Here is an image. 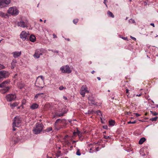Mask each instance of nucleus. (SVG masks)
Masks as SVG:
<instances>
[{
  "label": "nucleus",
  "mask_w": 158,
  "mask_h": 158,
  "mask_svg": "<svg viewBox=\"0 0 158 158\" xmlns=\"http://www.w3.org/2000/svg\"><path fill=\"white\" fill-rule=\"evenodd\" d=\"M0 16L2 18H6L8 17V15L7 14H5L3 12L0 11Z\"/></svg>",
  "instance_id": "20"
},
{
  "label": "nucleus",
  "mask_w": 158,
  "mask_h": 158,
  "mask_svg": "<svg viewBox=\"0 0 158 158\" xmlns=\"http://www.w3.org/2000/svg\"><path fill=\"white\" fill-rule=\"evenodd\" d=\"M129 93V90L128 89H127L126 90V93L127 94Z\"/></svg>",
  "instance_id": "45"
},
{
  "label": "nucleus",
  "mask_w": 158,
  "mask_h": 158,
  "mask_svg": "<svg viewBox=\"0 0 158 158\" xmlns=\"http://www.w3.org/2000/svg\"><path fill=\"white\" fill-rule=\"evenodd\" d=\"M97 79H98V80L99 81H100V80H101V78H100V77H97Z\"/></svg>",
  "instance_id": "50"
},
{
  "label": "nucleus",
  "mask_w": 158,
  "mask_h": 158,
  "mask_svg": "<svg viewBox=\"0 0 158 158\" xmlns=\"http://www.w3.org/2000/svg\"><path fill=\"white\" fill-rule=\"evenodd\" d=\"M76 142V141H73V144L74 143H75Z\"/></svg>",
  "instance_id": "57"
},
{
  "label": "nucleus",
  "mask_w": 158,
  "mask_h": 158,
  "mask_svg": "<svg viewBox=\"0 0 158 158\" xmlns=\"http://www.w3.org/2000/svg\"><path fill=\"white\" fill-rule=\"evenodd\" d=\"M158 117H156L154 118H153L150 119V120L152 121H156Z\"/></svg>",
  "instance_id": "30"
},
{
  "label": "nucleus",
  "mask_w": 158,
  "mask_h": 158,
  "mask_svg": "<svg viewBox=\"0 0 158 158\" xmlns=\"http://www.w3.org/2000/svg\"><path fill=\"white\" fill-rule=\"evenodd\" d=\"M141 95V94H137L136 95V96H139H139H140Z\"/></svg>",
  "instance_id": "51"
},
{
  "label": "nucleus",
  "mask_w": 158,
  "mask_h": 158,
  "mask_svg": "<svg viewBox=\"0 0 158 158\" xmlns=\"http://www.w3.org/2000/svg\"><path fill=\"white\" fill-rule=\"evenodd\" d=\"M17 25L22 28L27 27L28 26V21L27 20H25L24 22L22 20L18 22Z\"/></svg>",
  "instance_id": "7"
},
{
  "label": "nucleus",
  "mask_w": 158,
  "mask_h": 158,
  "mask_svg": "<svg viewBox=\"0 0 158 158\" xmlns=\"http://www.w3.org/2000/svg\"><path fill=\"white\" fill-rule=\"evenodd\" d=\"M53 38H57V36L56 35H55V34H53Z\"/></svg>",
  "instance_id": "42"
},
{
  "label": "nucleus",
  "mask_w": 158,
  "mask_h": 158,
  "mask_svg": "<svg viewBox=\"0 0 158 158\" xmlns=\"http://www.w3.org/2000/svg\"><path fill=\"white\" fill-rule=\"evenodd\" d=\"M56 156H57V157H58L59 156V155H56Z\"/></svg>",
  "instance_id": "61"
},
{
  "label": "nucleus",
  "mask_w": 158,
  "mask_h": 158,
  "mask_svg": "<svg viewBox=\"0 0 158 158\" xmlns=\"http://www.w3.org/2000/svg\"><path fill=\"white\" fill-rule=\"evenodd\" d=\"M49 51H52V52H53V50H50V49H49L48 50Z\"/></svg>",
  "instance_id": "58"
},
{
  "label": "nucleus",
  "mask_w": 158,
  "mask_h": 158,
  "mask_svg": "<svg viewBox=\"0 0 158 158\" xmlns=\"http://www.w3.org/2000/svg\"><path fill=\"white\" fill-rule=\"evenodd\" d=\"M19 103L17 102H15L10 104V106L13 109L15 107L19 105Z\"/></svg>",
  "instance_id": "22"
},
{
  "label": "nucleus",
  "mask_w": 158,
  "mask_h": 158,
  "mask_svg": "<svg viewBox=\"0 0 158 158\" xmlns=\"http://www.w3.org/2000/svg\"><path fill=\"white\" fill-rule=\"evenodd\" d=\"M53 52H56V53H59V51H53Z\"/></svg>",
  "instance_id": "49"
},
{
  "label": "nucleus",
  "mask_w": 158,
  "mask_h": 158,
  "mask_svg": "<svg viewBox=\"0 0 158 158\" xmlns=\"http://www.w3.org/2000/svg\"><path fill=\"white\" fill-rule=\"evenodd\" d=\"M98 147H97V148H96V150L97 151H98Z\"/></svg>",
  "instance_id": "54"
},
{
  "label": "nucleus",
  "mask_w": 158,
  "mask_h": 158,
  "mask_svg": "<svg viewBox=\"0 0 158 158\" xmlns=\"http://www.w3.org/2000/svg\"><path fill=\"white\" fill-rule=\"evenodd\" d=\"M39 96L41 97H42V96H41V95H40V96Z\"/></svg>",
  "instance_id": "63"
},
{
  "label": "nucleus",
  "mask_w": 158,
  "mask_h": 158,
  "mask_svg": "<svg viewBox=\"0 0 158 158\" xmlns=\"http://www.w3.org/2000/svg\"><path fill=\"white\" fill-rule=\"evenodd\" d=\"M80 93L82 97H85V93H89V91L88 90L87 87L86 85H84L81 87Z\"/></svg>",
  "instance_id": "8"
},
{
  "label": "nucleus",
  "mask_w": 158,
  "mask_h": 158,
  "mask_svg": "<svg viewBox=\"0 0 158 158\" xmlns=\"http://www.w3.org/2000/svg\"><path fill=\"white\" fill-rule=\"evenodd\" d=\"M67 109L65 108H63L61 110H59L58 112H56V115L58 117L62 116L64 114L67 113Z\"/></svg>",
  "instance_id": "9"
},
{
  "label": "nucleus",
  "mask_w": 158,
  "mask_h": 158,
  "mask_svg": "<svg viewBox=\"0 0 158 158\" xmlns=\"http://www.w3.org/2000/svg\"><path fill=\"white\" fill-rule=\"evenodd\" d=\"M76 154L77 156H80L81 155V153L80 151V150L79 149H77V151L76 153Z\"/></svg>",
  "instance_id": "29"
},
{
  "label": "nucleus",
  "mask_w": 158,
  "mask_h": 158,
  "mask_svg": "<svg viewBox=\"0 0 158 158\" xmlns=\"http://www.w3.org/2000/svg\"><path fill=\"white\" fill-rule=\"evenodd\" d=\"M94 72H95V71H94V70H93V71L91 72V73H92V74H93Z\"/></svg>",
  "instance_id": "56"
},
{
  "label": "nucleus",
  "mask_w": 158,
  "mask_h": 158,
  "mask_svg": "<svg viewBox=\"0 0 158 158\" xmlns=\"http://www.w3.org/2000/svg\"><path fill=\"white\" fill-rule=\"evenodd\" d=\"M136 122L135 121H133V122H131V121H129L128 122H127V123L128 124H135L136 123Z\"/></svg>",
  "instance_id": "36"
},
{
  "label": "nucleus",
  "mask_w": 158,
  "mask_h": 158,
  "mask_svg": "<svg viewBox=\"0 0 158 158\" xmlns=\"http://www.w3.org/2000/svg\"><path fill=\"white\" fill-rule=\"evenodd\" d=\"M52 127H49L47 128L44 131L48 132L52 131Z\"/></svg>",
  "instance_id": "28"
},
{
  "label": "nucleus",
  "mask_w": 158,
  "mask_h": 158,
  "mask_svg": "<svg viewBox=\"0 0 158 158\" xmlns=\"http://www.w3.org/2000/svg\"><path fill=\"white\" fill-rule=\"evenodd\" d=\"M7 83V82L6 81H4L0 84V88H2L1 90L2 91V93H5L7 92L10 89L9 87L6 86V84Z\"/></svg>",
  "instance_id": "3"
},
{
  "label": "nucleus",
  "mask_w": 158,
  "mask_h": 158,
  "mask_svg": "<svg viewBox=\"0 0 158 158\" xmlns=\"http://www.w3.org/2000/svg\"><path fill=\"white\" fill-rule=\"evenodd\" d=\"M115 123V122L114 120H111L109 121V125L111 126H114Z\"/></svg>",
  "instance_id": "26"
},
{
  "label": "nucleus",
  "mask_w": 158,
  "mask_h": 158,
  "mask_svg": "<svg viewBox=\"0 0 158 158\" xmlns=\"http://www.w3.org/2000/svg\"><path fill=\"white\" fill-rule=\"evenodd\" d=\"M103 137L105 139H110V137L109 136H107L106 135H103Z\"/></svg>",
  "instance_id": "34"
},
{
  "label": "nucleus",
  "mask_w": 158,
  "mask_h": 158,
  "mask_svg": "<svg viewBox=\"0 0 158 158\" xmlns=\"http://www.w3.org/2000/svg\"><path fill=\"white\" fill-rule=\"evenodd\" d=\"M64 88H65L62 86H61L59 87V89L61 90H63Z\"/></svg>",
  "instance_id": "38"
},
{
  "label": "nucleus",
  "mask_w": 158,
  "mask_h": 158,
  "mask_svg": "<svg viewBox=\"0 0 158 158\" xmlns=\"http://www.w3.org/2000/svg\"><path fill=\"white\" fill-rule=\"evenodd\" d=\"M150 25L152 26L153 27H155L154 24L153 23H151L150 24Z\"/></svg>",
  "instance_id": "43"
},
{
  "label": "nucleus",
  "mask_w": 158,
  "mask_h": 158,
  "mask_svg": "<svg viewBox=\"0 0 158 158\" xmlns=\"http://www.w3.org/2000/svg\"><path fill=\"white\" fill-rule=\"evenodd\" d=\"M39 105L38 104L35 103L32 104L30 106V108L32 110H34L38 108Z\"/></svg>",
  "instance_id": "17"
},
{
  "label": "nucleus",
  "mask_w": 158,
  "mask_h": 158,
  "mask_svg": "<svg viewBox=\"0 0 158 158\" xmlns=\"http://www.w3.org/2000/svg\"><path fill=\"white\" fill-rule=\"evenodd\" d=\"M40 78L41 79L42 81L43 82L44 81V78L42 76H39L37 78V80L39 79V78Z\"/></svg>",
  "instance_id": "32"
},
{
  "label": "nucleus",
  "mask_w": 158,
  "mask_h": 158,
  "mask_svg": "<svg viewBox=\"0 0 158 158\" xmlns=\"http://www.w3.org/2000/svg\"><path fill=\"white\" fill-rule=\"evenodd\" d=\"M7 12L11 15H17L19 14V11L16 7H11L9 8Z\"/></svg>",
  "instance_id": "4"
},
{
  "label": "nucleus",
  "mask_w": 158,
  "mask_h": 158,
  "mask_svg": "<svg viewBox=\"0 0 158 158\" xmlns=\"http://www.w3.org/2000/svg\"><path fill=\"white\" fill-rule=\"evenodd\" d=\"M17 85L18 88L20 89H21L24 87V85L22 83H18L17 84Z\"/></svg>",
  "instance_id": "24"
},
{
  "label": "nucleus",
  "mask_w": 158,
  "mask_h": 158,
  "mask_svg": "<svg viewBox=\"0 0 158 158\" xmlns=\"http://www.w3.org/2000/svg\"><path fill=\"white\" fill-rule=\"evenodd\" d=\"M156 107H158V105H157L156 106Z\"/></svg>",
  "instance_id": "64"
},
{
  "label": "nucleus",
  "mask_w": 158,
  "mask_h": 158,
  "mask_svg": "<svg viewBox=\"0 0 158 158\" xmlns=\"http://www.w3.org/2000/svg\"><path fill=\"white\" fill-rule=\"evenodd\" d=\"M107 0H104V3L106 5V1H107Z\"/></svg>",
  "instance_id": "52"
},
{
  "label": "nucleus",
  "mask_w": 158,
  "mask_h": 158,
  "mask_svg": "<svg viewBox=\"0 0 158 158\" xmlns=\"http://www.w3.org/2000/svg\"><path fill=\"white\" fill-rule=\"evenodd\" d=\"M135 115L136 117H138L140 116V114H139L138 113H135Z\"/></svg>",
  "instance_id": "40"
},
{
  "label": "nucleus",
  "mask_w": 158,
  "mask_h": 158,
  "mask_svg": "<svg viewBox=\"0 0 158 158\" xmlns=\"http://www.w3.org/2000/svg\"><path fill=\"white\" fill-rule=\"evenodd\" d=\"M43 94V93H40V94H36L35 96V98H37L39 97L40 95H42Z\"/></svg>",
  "instance_id": "31"
},
{
  "label": "nucleus",
  "mask_w": 158,
  "mask_h": 158,
  "mask_svg": "<svg viewBox=\"0 0 158 158\" xmlns=\"http://www.w3.org/2000/svg\"><path fill=\"white\" fill-rule=\"evenodd\" d=\"M88 103L90 106H92L93 105L98 106V105L97 104V103H96L95 101L94 98L92 95L89 96L88 97Z\"/></svg>",
  "instance_id": "11"
},
{
  "label": "nucleus",
  "mask_w": 158,
  "mask_h": 158,
  "mask_svg": "<svg viewBox=\"0 0 158 158\" xmlns=\"http://www.w3.org/2000/svg\"><path fill=\"white\" fill-rule=\"evenodd\" d=\"M5 68V67L2 64H0V70L4 69Z\"/></svg>",
  "instance_id": "35"
},
{
  "label": "nucleus",
  "mask_w": 158,
  "mask_h": 158,
  "mask_svg": "<svg viewBox=\"0 0 158 158\" xmlns=\"http://www.w3.org/2000/svg\"><path fill=\"white\" fill-rule=\"evenodd\" d=\"M62 120L60 119H57L55 123L54 126L55 128L56 127L57 125L59 123H60L62 122Z\"/></svg>",
  "instance_id": "21"
},
{
  "label": "nucleus",
  "mask_w": 158,
  "mask_h": 158,
  "mask_svg": "<svg viewBox=\"0 0 158 158\" xmlns=\"http://www.w3.org/2000/svg\"><path fill=\"white\" fill-rule=\"evenodd\" d=\"M29 34L25 31H23L20 35V38L23 40H26Z\"/></svg>",
  "instance_id": "14"
},
{
  "label": "nucleus",
  "mask_w": 158,
  "mask_h": 158,
  "mask_svg": "<svg viewBox=\"0 0 158 158\" xmlns=\"http://www.w3.org/2000/svg\"><path fill=\"white\" fill-rule=\"evenodd\" d=\"M65 39L66 40H68V41H70V39H69V38H65Z\"/></svg>",
  "instance_id": "47"
},
{
  "label": "nucleus",
  "mask_w": 158,
  "mask_h": 158,
  "mask_svg": "<svg viewBox=\"0 0 158 158\" xmlns=\"http://www.w3.org/2000/svg\"><path fill=\"white\" fill-rule=\"evenodd\" d=\"M40 21H41V22L43 21L42 20V19H40Z\"/></svg>",
  "instance_id": "59"
},
{
  "label": "nucleus",
  "mask_w": 158,
  "mask_h": 158,
  "mask_svg": "<svg viewBox=\"0 0 158 158\" xmlns=\"http://www.w3.org/2000/svg\"><path fill=\"white\" fill-rule=\"evenodd\" d=\"M73 134L74 135H75L76 134L77 135L79 138L81 137L82 136V133L78 130L77 132H73Z\"/></svg>",
  "instance_id": "18"
},
{
  "label": "nucleus",
  "mask_w": 158,
  "mask_h": 158,
  "mask_svg": "<svg viewBox=\"0 0 158 158\" xmlns=\"http://www.w3.org/2000/svg\"><path fill=\"white\" fill-rule=\"evenodd\" d=\"M21 122V120L19 118L15 117L13 123V127H19L20 125Z\"/></svg>",
  "instance_id": "5"
},
{
  "label": "nucleus",
  "mask_w": 158,
  "mask_h": 158,
  "mask_svg": "<svg viewBox=\"0 0 158 158\" xmlns=\"http://www.w3.org/2000/svg\"><path fill=\"white\" fill-rule=\"evenodd\" d=\"M145 140L146 139L144 137L141 138L139 141V144H142Z\"/></svg>",
  "instance_id": "23"
},
{
  "label": "nucleus",
  "mask_w": 158,
  "mask_h": 158,
  "mask_svg": "<svg viewBox=\"0 0 158 158\" xmlns=\"http://www.w3.org/2000/svg\"><path fill=\"white\" fill-rule=\"evenodd\" d=\"M11 54L13 55V57L16 58L20 56L21 54V52L15 51L12 52Z\"/></svg>",
  "instance_id": "15"
},
{
  "label": "nucleus",
  "mask_w": 158,
  "mask_h": 158,
  "mask_svg": "<svg viewBox=\"0 0 158 158\" xmlns=\"http://www.w3.org/2000/svg\"><path fill=\"white\" fill-rule=\"evenodd\" d=\"M13 127V131H16V129L15 128V127Z\"/></svg>",
  "instance_id": "48"
},
{
  "label": "nucleus",
  "mask_w": 158,
  "mask_h": 158,
  "mask_svg": "<svg viewBox=\"0 0 158 158\" xmlns=\"http://www.w3.org/2000/svg\"><path fill=\"white\" fill-rule=\"evenodd\" d=\"M17 63V61L15 59H13L11 63V68L13 69L15 66L16 64Z\"/></svg>",
  "instance_id": "16"
},
{
  "label": "nucleus",
  "mask_w": 158,
  "mask_h": 158,
  "mask_svg": "<svg viewBox=\"0 0 158 158\" xmlns=\"http://www.w3.org/2000/svg\"><path fill=\"white\" fill-rule=\"evenodd\" d=\"M123 39H124V40H126L127 38H125V37H123L122 38Z\"/></svg>",
  "instance_id": "53"
},
{
  "label": "nucleus",
  "mask_w": 158,
  "mask_h": 158,
  "mask_svg": "<svg viewBox=\"0 0 158 158\" xmlns=\"http://www.w3.org/2000/svg\"><path fill=\"white\" fill-rule=\"evenodd\" d=\"M6 98L7 101L10 102L15 100L16 98V96L15 95L9 94L6 96Z\"/></svg>",
  "instance_id": "13"
},
{
  "label": "nucleus",
  "mask_w": 158,
  "mask_h": 158,
  "mask_svg": "<svg viewBox=\"0 0 158 158\" xmlns=\"http://www.w3.org/2000/svg\"><path fill=\"white\" fill-rule=\"evenodd\" d=\"M60 70L62 72L64 73H70L71 72L70 68L68 65H66L65 67H62Z\"/></svg>",
  "instance_id": "12"
},
{
  "label": "nucleus",
  "mask_w": 158,
  "mask_h": 158,
  "mask_svg": "<svg viewBox=\"0 0 158 158\" xmlns=\"http://www.w3.org/2000/svg\"><path fill=\"white\" fill-rule=\"evenodd\" d=\"M68 136V135H66L65 137H64V139H65V143H66V144H68V145H69L70 143L69 142V141L67 139H66V138Z\"/></svg>",
  "instance_id": "27"
},
{
  "label": "nucleus",
  "mask_w": 158,
  "mask_h": 158,
  "mask_svg": "<svg viewBox=\"0 0 158 158\" xmlns=\"http://www.w3.org/2000/svg\"><path fill=\"white\" fill-rule=\"evenodd\" d=\"M2 40H2H0V43H1V41Z\"/></svg>",
  "instance_id": "62"
},
{
  "label": "nucleus",
  "mask_w": 158,
  "mask_h": 158,
  "mask_svg": "<svg viewBox=\"0 0 158 158\" xmlns=\"http://www.w3.org/2000/svg\"><path fill=\"white\" fill-rule=\"evenodd\" d=\"M10 75L9 73L6 71H0V79L6 78L8 77Z\"/></svg>",
  "instance_id": "10"
},
{
  "label": "nucleus",
  "mask_w": 158,
  "mask_h": 158,
  "mask_svg": "<svg viewBox=\"0 0 158 158\" xmlns=\"http://www.w3.org/2000/svg\"><path fill=\"white\" fill-rule=\"evenodd\" d=\"M131 37L132 39H133V40H136V39L135 38L132 37L131 36Z\"/></svg>",
  "instance_id": "41"
},
{
  "label": "nucleus",
  "mask_w": 158,
  "mask_h": 158,
  "mask_svg": "<svg viewBox=\"0 0 158 158\" xmlns=\"http://www.w3.org/2000/svg\"><path fill=\"white\" fill-rule=\"evenodd\" d=\"M26 102V100L25 99H23L22 101V104L23 105L25 104Z\"/></svg>",
  "instance_id": "37"
},
{
  "label": "nucleus",
  "mask_w": 158,
  "mask_h": 158,
  "mask_svg": "<svg viewBox=\"0 0 158 158\" xmlns=\"http://www.w3.org/2000/svg\"><path fill=\"white\" fill-rule=\"evenodd\" d=\"M29 40L32 42H34L35 41L36 37L34 35H31L30 36Z\"/></svg>",
  "instance_id": "19"
},
{
  "label": "nucleus",
  "mask_w": 158,
  "mask_h": 158,
  "mask_svg": "<svg viewBox=\"0 0 158 158\" xmlns=\"http://www.w3.org/2000/svg\"><path fill=\"white\" fill-rule=\"evenodd\" d=\"M46 20H44V23H46Z\"/></svg>",
  "instance_id": "60"
},
{
  "label": "nucleus",
  "mask_w": 158,
  "mask_h": 158,
  "mask_svg": "<svg viewBox=\"0 0 158 158\" xmlns=\"http://www.w3.org/2000/svg\"><path fill=\"white\" fill-rule=\"evenodd\" d=\"M98 114H101V112L100 111V110H98Z\"/></svg>",
  "instance_id": "44"
},
{
  "label": "nucleus",
  "mask_w": 158,
  "mask_h": 158,
  "mask_svg": "<svg viewBox=\"0 0 158 158\" xmlns=\"http://www.w3.org/2000/svg\"><path fill=\"white\" fill-rule=\"evenodd\" d=\"M63 98L65 100H67V98L65 96H63Z\"/></svg>",
  "instance_id": "46"
},
{
  "label": "nucleus",
  "mask_w": 158,
  "mask_h": 158,
  "mask_svg": "<svg viewBox=\"0 0 158 158\" xmlns=\"http://www.w3.org/2000/svg\"><path fill=\"white\" fill-rule=\"evenodd\" d=\"M44 126L42 123H37L34 126L33 131L35 134H39L40 133L43 129Z\"/></svg>",
  "instance_id": "1"
},
{
  "label": "nucleus",
  "mask_w": 158,
  "mask_h": 158,
  "mask_svg": "<svg viewBox=\"0 0 158 158\" xmlns=\"http://www.w3.org/2000/svg\"><path fill=\"white\" fill-rule=\"evenodd\" d=\"M78 19H75L73 20V22L74 23L76 24L78 22Z\"/></svg>",
  "instance_id": "33"
},
{
  "label": "nucleus",
  "mask_w": 158,
  "mask_h": 158,
  "mask_svg": "<svg viewBox=\"0 0 158 158\" xmlns=\"http://www.w3.org/2000/svg\"><path fill=\"white\" fill-rule=\"evenodd\" d=\"M11 2V0H0V8H2L8 6Z\"/></svg>",
  "instance_id": "6"
},
{
  "label": "nucleus",
  "mask_w": 158,
  "mask_h": 158,
  "mask_svg": "<svg viewBox=\"0 0 158 158\" xmlns=\"http://www.w3.org/2000/svg\"><path fill=\"white\" fill-rule=\"evenodd\" d=\"M153 115L156 116L157 115L158 113L156 112H153L152 111H150Z\"/></svg>",
  "instance_id": "39"
},
{
  "label": "nucleus",
  "mask_w": 158,
  "mask_h": 158,
  "mask_svg": "<svg viewBox=\"0 0 158 158\" xmlns=\"http://www.w3.org/2000/svg\"><path fill=\"white\" fill-rule=\"evenodd\" d=\"M131 20L132 21V23H134L135 22V21L133 19H131Z\"/></svg>",
  "instance_id": "55"
},
{
  "label": "nucleus",
  "mask_w": 158,
  "mask_h": 158,
  "mask_svg": "<svg viewBox=\"0 0 158 158\" xmlns=\"http://www.w3.org/2000/svg\"><path fill=\"white\" fill-rule=\"evenodd\" d=\"M45 52L46 50L44 49H37L35 51L33 56L35 59H38L40 58V56L43 55V53Z\"/></svg>",
  "instance_id": "2"
},
{
  "label": "nucleus",
  "mask_w": 158,
  "mask_h": 158,
  "mask_svg": "<svg viewBox=\"0 0 158 158\" xmlns=\"http://www.w3.org/2000/svg\"><path fill=\"white\" fill-rule=\"evenodd\" d=\"M107 14L109 16L113 18L114 17V15L110 11H108L107 12Z\"/></svg>",
  "instance_id": "25"
}]
</instances>
